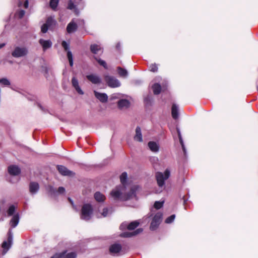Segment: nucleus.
<instances>
[{"mask_svg":"<svg viewBox=\"0 0 258 258\" xmlns=\"http://www.w3.org/2000/svg\"><path fill=\"white\" fill-rule=\"evenodd\" d=\"M138 186H134L131 191L126 194L125 193V185H119L116 186L112 190L110 195L115 200L126 201L135 197V192L139 188Z\"/></svg>","mask_w":258,"mask_h":258,"instance_id":"1","label":"nucleus"},{"mask_svg":"<svg viewBox=\"0 0 258 258\" xmlns=\"http://www.w3.org/2000/svg\"><path fill=\"white\" fill-rule=\"evenodd\" d=\"M170 171L168 169H166L164 173L157 172L156 173V178L157 184L159 187L162 188L165 184V181L170 176Z\"/></svg>","mask_w":258,"mask_h":258,"instance_id":"2","label":"nucleus"},{"mask_svg":"<svg viewBox=\"0 0 258 258\" xmlns=\"http://www.w3.org/2000/svg\"><path fill=\"white\" fill-rule=\"evenodd\" d=\"M93 213V208L90 204H86L83 205L81 210V218L88 221L91 219Z\"/></svg>","mask_w":258,"mask_h":258,"instance_id":"3","label":"nucleus"},{"mask_svg":"<svg viewBox=\"0 0 258 258\" xmlns=\"http://www.w3.org/2000/svg\"><path fill=\"white\" fill-rule=\"evenodd\" d=\"M162 218V214L157 213L153 218L151 223L150 229L152 230H155L160 224Z\"/></svg>","mask_w":258,"mask_h":258,"instance_id":"4","label":"nucleus"},{"mask_svg":"<svg viewBox=\"0 0 258 258\" xmlns=\"http://www.w3.org/2000/svg\"><path fill=\"white\" fill-rule=\"evenodd\" d=\"M28 53V50L26 47H16L12 52V55L14 57H20L26 56Z\"/></svg>","mask_w":258,"mask_h":258,"instance_id":"5","label":"nucleus"},{"mask_svg":"<svg viewBox=\"0 0 258 258\" xmlns=\"http://www.w3.org/2000/svg\"><path fill=\"white\" fill-rule=\"evenodd\" d=\"M105 80L108 86L111 88L118 87L120 85L119 81L117 79L111 76H105Z\"/></svg>","mask_w":258,"mask_h":258,"instance_id":"6","label":"nucleus"},{"mask_svg":"<svg viewBox=\"0 0 258 258\" xmlns=\"http://www.w3.org/2000/svg\"><path fill=\"white\" fill-rule=\"evenodd\" d=\"M62 47L64 48L65 50H68L67 56L69 61L71 67L73 66V58L72 52L69 50V44L67 43L65 41H63L61 43Z\"/></svg>","mask_w":258,"mask_h":258,"instance_id":"7","label":"nucleus"},{"mask_svg":"<svg viewBox=\"0 0 258 258\" xmlns=\"http://www.w3.org/2000/svg\"><path fill=\"white\" fill-rule=\"evenodd\" d=\"M57 169L59 172L62 175L64 176H72L74 175V173L68 169L67 167L62 165H57Z\"/></svg>","mask_w":258,"mask_h":258,"instance_id":"8","label":"nucleus"},{"mask_svg":"<svg viewBox=\"0 0 258 258\" xmlns=\"http://www.w3.org/2000/svg\"><path fill=\"white\" fill-rule=\"evenodd\" d=\"M122 246L120 244L114 243L109 248L110 252L113 255L117 254L121 250Z\"/></svg>","mask_w":258,"mask_h":258,"instance_id":"9","label":"nucleus"},{"mask_svg":"<svg viewBox=\"0 0 258 258\" xmlns=\"http://www.w3.org/2000/svg\"><path fill=\"white\" fill-rule=\"evenodd\" d=\"M94 95L102 103H106L108 100V96L105 93H99L94 91Z\"/></svg>","mask_w":258,"mask_h":258,"instance_id":"10","label":"nucleus"},{"mask_svg":"<svg viewBox=\"0 0 258 258\" xmlns=\"http://www.w3.org/2000/svg\"><path fill=\"white\" fill-rule=\"evenodd\" d=\"M143 231L142 228H139L134 232H125L120 234V236L122 237H131L138 235Z\"/></svg>","mask_w":258,"mask_h":258,"instance_id":"11","label":"nucleus"},{"mask_svg":"<svg viewBox=\"0 0 258 258\" xmlns=\"http://www.w3.org/2000/svg\"><path fill=\"white\" fill-rule=\"evenodd\" d=\"M72 84L73 87L79 94L83 95L84 94L83 91L79 86V81L76 77H73L72 78Z\"/></svg>","mask_w":258,"mask_h":258,"instance_id":"12","label":"nucleus"},{"mask_svg":"<svg viewBox=\"0 0 258 258\" xmlns=\"http://www.w3.org/2000/svg\"><path fill=\"white\" fill-rule=\"evenodd\" d=\"M39 189V185L36 182H31L29 184V191L32 194H36Z\"/></svg>","mask_w":258,"mask_h":258,"instance_id":"13","label":"nucleus"},{"mask_svg":"<svg viewBox=\"0 0 258 258\" xmlns=\"http://www.w3.org/2000/svg\"><path fill=\"white\" fill-rule=\"evenodd\" d=\"M39 43L42 46L43 51H45L52 46V42L49 40H45L43 39H40L39 40Z\"/></svg>","mask_w":258,"mask_h":258,"instance_id":"14","label":"nucleus"},{"mask_svg":"<svg viewBox=\"0 0 258 258\" xmlns=\"http://www.w3.org/2000/svg\"><path fill=\"white\" fill-rule=\"evenodd\" d=\"M86 77L93 84H99L101 82L100 78L97 75L92 74L87 75Z\"/></svg>","mask_w":258,"mask_h":258,"instance_id":"15","label":"nucleus"},{"mask_svg":"<svg viewBox=\"0 0 258 258\" xmlns=\"http://www.w3.org/2000/svg\"><path fill=\"white\" fill-rule=\"evenodd\" d=\"M117 105L119 109H124L130 107V102L127 99H121L118 101Z\"/></svg>","mask_w":258,"mask_h":258,"instance_id":"16","label":"nucleus"},{"mask_svg":"<svg viewBox=\"0 0 258 258\" xmlns=\"http://www.w3.org/2000/svg\"><path fill=\"white\" fill-rule=\"evenodd\" d=\"M8 171L10 174L16 176L20 173L21 170L17 166L11 165L9 167Z\"/></svg>","mask_w":258,"mask_h":258,"instance_id":"17","label":"nucleus"},{"mask_svg":"<svg viewBox=\"0 0 258 258\" xmlns=\"http://www.w3.org/2000/svg\"><path fill=\"white\" fill-rule=\"evenodd\" d=\"M78 28V26L74 21H71L67 27V31L68 33L75 32Z\"/></svg>","mask_w":258,"mask_h":258,"instance_id":"18","label":"nucleus"},{"mask_svg":"<svg viewBox=\"0 0 258 258\" xmlns=\"http://www.w3.org/2000/svg\"><path fill=\"white\" fill-rule=\"evenodd\" d=\"M90 50L94 54H97L100 51L101 53L103 52V49L102 48L101 46L96 44L91 45Z\"/></svg>","mask_w":258,"mask_h":258,"instance_id":"19","label":"nucleus"},{"mask_svg":"<svg viewBox=\"0 0 258 258\" xmlns=\"http://www.w3.org/2000/svg\"><path fill=\"white\" fill-rule=\"evenodd\" d=\"M134 140L140 142L143 141L141 130L139 126H137L136 128V135L134 137Z\"/></svg>","mask_w":258,"mask_h":258,"instance_id":"20","label":"nucleus"},{"mask_svg":"<svg viewBox=\"0 0 258 258\" xmlns=\"http://www.w3.org/2000/svg\"><path fill=\"white\" fill-rule=\"evenodd\" d=\"M150 149L154 152H157L159 151V145L155 142H149L148 144Z\"/></svg>","mask_w":258,"mask_h":258,"instance_id":"21","label":"nucleus"},{"mask_svg":"<svg viewBox=\"0 0 258 258\" xmlns=\"http://www.w3.org/2000/svg\"><path fill=\"white\" fill-rule=\"evenodd\" d=\"M171 114L172 117L176 119L178 117V106L175 104H173L171 108Z\"/></svg>","mask_w":258,"mask_h":258,"instance_id":"22","label":"nucleus"},{"mask_svg":"<svg viewBox=\"0 0 258 258\" xmlns=\"http://www.w3.org/2000/svg\"><path fill=\"white\" fill-rule=\"evenodd\" d=\"M95 199L98 202H102L106 199L105 196L100 192H96L94 194Z\"/></svg>","mask_w":258,"mask_h":258,"instance_id":"23","label":"nucleus"},{"mask_svg":"<svg viewBox=\"0 0 258 258\" xmlns=\"http://www.w3.org/2000/svg\"><path fill=\"white\" fill-rule=\"evenodd\" d=\"M19 221V217L18 215H15L13 216L11 221L10 224L12 228H15L18 224Z\"/></svg>","mask_w":258,"mask_h":258,"instance_id":"24","label":"nucleus"},{"mask_svg":"<svg viewBox=\"0 0 258 258\" xmlns=\"http://www.w3.org/2000/svg\"><path fill=\"white\" fill-rule=\"evenodd\" d=\"M45 23L49 27V28H52L55 26L56 22L52 17H49L47 19Z\"/></svg>","mask_w":258,"mask_h":258,"instance_id":"25","label":"nucleus"},{"mask_svg":"<svg viewBox=\"0 0 258 258\" xmlns=\"http://www.w3.org/2000/svg\"><path fill=\"white\" fill-rule=\"evenodd\" d=\"M153 93L155 95H158L161 91V86L158 83L154 84L152 87Z\"/></svg>","mask_w":258,"mask_h":258,"instance_id":"26","label":"nucleus"},{"mask_svg":"<svg viewBox=\"0 0 258 258\" xmlns=\"http://www.w3.org/2000/svg\"><path fill=\"white\" fill-rule=\"evenodd\" d=\"M117 70L118 71V73L120 77H127V76L128 75V73L126 70H125L120 67H117Z\"/></svg>","mask_w":258,"mask_h":258,"instance_id":"27","label":"nucleus"},{"mask_svg":"<svg viewBox=\"0 0 258 258\" xmlns=\"http://www.w3.org/2000/svg\"><path fill=\"white\" fill-rule=\"evenodd\" d=\"M139 225V222L138 221H134L131 222L127 226L128 230H134L137 228Z\"/></svg>","mask_w":258,"mask_h":258,"instance_id":"28","label":"nucleus"},{"mask_svg":"<svg viewBox=\"0 0 258 258\" xmlns=\"http://www.w3.org/2000/svg\"><path fill=\"white\" fill-rule=\"evenodd\" d=\"M58 0H50L49 5L50 8L54 11L56 10L58 4Z\"/></svg>","mask_w":258,"mask_h":258,"instance_id":"29","label":"nucleus"},{"mask_svg":"<svg viewBox=\"0 0 258 258\" xmlns=\"http://www.w3.org/2000/svg\"><path fill=\"white\" fill-rule=\"evenodd\" d=\"M127 175L126 172H123L120 176V182L121 183V185H124L127 180Z\"/></svg>","mask_w":258,"mask_h":258,"instance_id":"30","label":"nucleus"},{"mask_svg":"<svg viewBox=\"0 0 258 258\" xmlns=\"http://www.w3.org/2000/svg\"><path fill=\"white\" fill-rule=\"evenodd\" d=\"M62 252H65L64 254V256H62V258H76L77 254L75 252H71L68 253H66V251H63Z\"/></svg>","mask_w":258,"mask_h":258,"instance_id":"31","label":"nucleus"},{"mask_svg":"<svg viewBox=\"0 0 258 258\" xmlns=\"http://www.w3.org/2000/svg\"><path fill=\"white\" fill-rule=\"evenodd\" d=\"M67 8L68 9L74 10L75 12L77 11L76 6L74 4L72 0H70L69 2Z\"/></svg>","mask_w":258,"mask_h":258,"instance_id":"32","label":"nucleus"},{"mask_svg":"<svg viewBox=\"0 0 258 258\" xmlns=\"http://www.w3.org/2000/svg\"><path fill=\"white\" fill-rule=\"evenodd\" d=\"M11 245H10V243H8L7 241H4L2 243V247L6 249V251H4V254H5L7 251L8 250V249L11 247Z\"/></svg>","mask_w":258,"mask_h":258,"instance_id":"33","label":"nucleus"},{"mask_svg":"<svg viewBox=\"0 0 258 258\" xmlns=\"http://www.w3.org/2000/svg\"><path fill=\"white\" fill-rule=\"evenodd\" d=\"M95 59L97 61L100 65L103 66L105 69L107 68V64L104 60L97 57H95Z\"/></svg>","mask_w":258,"mask_h":258,"instance_id":"34","label":"nucleus"},{"mask_svg":"<svg viewBox=\"0 0 258 258\" xmlns=\"http://www.w3.org/2000/svg\"><path fill=\"white\" fill-rule=\"evenodd\" d=\"M164 202L156 201L154 203V207L156 209H159L162 207Z\"/></svg>","mask_w":258,"mask_h":258,"instance_id":"35","label":"nucleus"},{"mask_svg":"<svg viewBox=\"0 0 258 258\" xmlns=\"http://www.w3.org/2000/svg\"><path fill=\"white\" fill-rule=\"evenodd\" d=\"M158 66L156 63L151 64L150 66V71L152 72H157L158 71Z\"/></svg>","mask_w":258,"mask_h":258,"instance_id":"36","label":"nucleus"},{"mask_svg":"<svg viewBox=\"0 0 258 258\" xmlns=\"http://www.w3.org/2000/svg\"><path fill=\"white\" fill-rule=\"evenodd\" d=\"M175 218V215H172L171 216L168 217V218H167L166 219L165 223H167V224H170V223H172L174 221Z\"/></svg>","mask_w":258,"mask_h":258,"instance_id":"37","label":"nucleus"},{"mask_svg":"<svg viewBox=\"0 0 258 258\" xmlns=\"http://www.w3.org/2000/svg\"><path fill=\"white\" fill-rule=\"evenodd\" d=\"M15 211V207L14 205L11 206L8 211V214L9 216L12 215Z\"/></svg>","mask_w":258,"mask_h":258,"instance_id":"38","label":"nucleus"},{"mask_svg":"<svg viewBox=\"0 0 258 258\" xmlns=\"http://www.w3.org/2000/svg\"><path fill=\"white\" fill-rule=\"evenodd\" d=\"M0 83L4 85L9 86L10 85V81L6 78H3L0 80Z\"/></svg>","mask_w":258,"mask_h":258,"instance_id":"39","label":"nucleus"},{"mask_svg":"<svg viewBox=\"0 0 258 258\" xmlns=\"http://www.w3.org/2000/svg\"><path fill=\"white\" fill-rule=\"evenodd\" d=\"M48 28H49V27L45 23L41 26V31L42 33H45L47 31Z\"/></svg>","mask_w":258,"mask_h":258,"instance_id":"40","label":"nucleus"},{"mask_svg":"<svg viewBox=\"0 0 258 258\" xmlns=\"http://www.w3.org/2000/svg\"><path fill=\"white\" fill-rule=\"evenodd\" d=\"M13 241V235L11 230L9 231V236L8 238V242L10 243V245H12Z\"/></svg>","mask_w":258,"mask_h":258,"instance_id":"41","label":"nucleus"},{"mask_svg":"<svg viewBox=\"0 0 258 258\" xmlns=\"http://www.w3.org/2000/svg\"><path fill=\"white\" fill-rule=\"evenodd\" d=\"M64 253L65 252L55 253L51 258H62V256H64Z\"/></svg>","mask_w":258,"mask_h":258,"instance_id":"42","label":"nucleus"},{"mask_svg":"<svg viewBox=\"0 0 258 258\" xmlns=\"http://www.w3.org/2000/svg\"><path fill=\"white\" fill-rule=\"evenodd\" d=\"M25 12L24 10H20L17 13V15L19 18H22L25 15Z\"/></svg>","mask_w":258,"mask_h":258,"instance_id":"43","label":"nucleus"},{"mask_svg":"<svg viewBox=\"0 0 258 258\" xmlns=\"http://www.w3.org/2000/svg\"><path fill=\"white\" fill-rule=\"evenodd\" d=\"M178 136H179V141H180V143L182 146V149L183 150V151L185 152V147H184V146L183 145V141L181 139V135H180V133L179 132V131H178Z\"/></svg>","mask_w":258,"mask_h":258,"instance_id":"44","label":"nucleus"},{"mask_svg":"<svg viewBox=\"0 0 258 258\" xmlns=\"http://www.w3.org/2000/svg\"><path fill=\"white\" fill-rule=\"evenodd\" d=\"M108 214V209L107 208H104L103 209V212L101 213V215L103 217H106Z\"/></svg>","mask_w":258,"mask_h":258,"instance_id":"45","label":"nucleus"},{"mask_svg":"<svg viewBox=\"0 0 258 258\" xmlns=\"http://www.w3.org/2000/svg\"><path fill=\"white\" fill-rule=\"evenodd\" d=\"M58 191L60 193V194H63L64 192L65 191V189L64 187H59L58 189Z\"/></svg>","mask_w":258,"mask_h":258,"instance_id":"46","label":"nucleus"},{"mask_svg":"<svg viewBox=\"0 0 258 258\" xmlns=\"http://www.w3.org/2000/svg\"><path fill=\"white\" fill-rule=\"evenodd\" d=\"M28 7V1H26L24 3V7L25 8H27Z\"/></svg>","mask_w":258,"mask_h":258,"instance_id":"47","label":"nucleus"},{"mask_svg":"<svg viewBox=\"0 0 258 258\" xmlns=\"http://www.w3.org/2000/svg\"><path fill=\"white\" fill-rule=\"evenodd\" d=\"M68 199H69V201L70 202V203H71L72 205L73 206V207L75 208V206L74 205V203H73V202L72 201V200L70 198H69Z\"/></svg>","mask_w":258,"mask_h":258,"instance_id":"48","label":"nucleus"},{"mask_svg":"<svg viewBox=\"0 0 258 258\" xmlns=\"http://www.w3.org/2000/svg\"><path fill=\"white\" fill-rule=\"evenodd\" d=\"M5 45V43H2L0 44V49L3 47Z\"/></svg>","mask_w":258,"mask_h":258,"instance_id":"49","label":"nucleus"},{"mask_svg":"<svg viewBox=\"0 0 258 258\" xmlns=\"http://www.w3.org/2000/svg\"><path fill=\"white\" fill-rule=\"evenodd\" d=\"M119 47H120V44H119V43H118V44H117L116 45V48H119Z\"/></svg>","mask_w":258,"mask_h":258,"instance_id":"50","label":"nucleus"}]
</instances>
